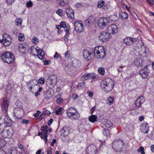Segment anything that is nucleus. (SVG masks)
Instances as JSON below:
<instances>
[{
	"label": "nucleus",
	"mask_w": 154,
	"mask_h": 154,
	"mask_svg": "<svg viewBox=\"0 0 154 154\" xmlns=\"http://www.w3.org/2000/svg\"><path fill=\"white\" fill-rule=\"evenodd\" d=\"M45 79L43 78H41L38 79V82L41 84L43 85L45 84Z\"/></svg>",
	"instance_id": "47"
},
{
	"label": "nucleus",
	"mask_w": 154,
	"mask_h": 154,
	"mask_svg": "<svg viewBox=\"0 0 154 154\" xmlns=\"http://www.w3.org/2000/svg\"><path fill=\"white\" fill-rule=\"evenodd\" d=\"M63 109V108L60 107L58 110L56 111V113L58 115H61L62 113V110Z\"/></svg>",
	"instance_id": "54"
},
{
	"label": "nucleus",
	"mask_w": 154,
	"mask_h": 154,
	"mask_svg": "<svg viewBox=\"0 0 154 154\" xmlns=\"http://www.w3.org/2000/svg\"><path fill=\"white\" fill-rule=\"evenodd\" d=\"M95 20V18L93 16H90L86 20V24L88 26H90L94 23Z\"/></svg>",
	"instance_id": "24"
},
{
	"label": "nucleus",
	"mask_w": 154,
	"mask_h": 154,
	"mask_svg": "<svg viewBox=\"0 0 154 154\" xmlns=\"http://www.w3.org/2000/svg\"><path fill=\"white\" fill-rule=\"evenodd\" d=\"M144 150V148L142 146H140V148L137 150V151L138 152H141V154H145V153Z\"/></svg>",
	"instance_id": "45"
},
{
	"label": "nucleus",
	"mask_w": 154,
	"mask_h": 154,
	"mask_svg": "<svg viewBox=\"0 0 154 154\" xmlns=\"http://www.w3.org/2000/svg\"><path fill=\"white\" fill-rule=\"evenodd\" d=\"M65 56L66 57H68L69 56V51H67L65 54Z\"/></svg>",
	"instance_id": "64"
},
{
	"label": "nucleus",
	"mask_w": 154,
	"mask_h": 154,
	"mask_svg": "<svg viewBox=\"0 0 154 154\" xmlns=\"http://www.w3.org/2000/svg\"><path fill=\"white\" fill-rule=\"evenodd\" d=\"M87 93L88 94L89 96H93V92L90 91H88Z\"/></svg>",
	"instance_id": "63"
},
{
	"label": "nucleus",
	"mask_w": 154,
	"mask_h": 154,
	"mask_svg": "<svg viewBox=\"0 0 154 154\" xmlns=\"http://www.w3.org/2000/svg\"><path fill=\"white\" fill-rule=\"evenodd\" d=\"M44 61V64L45 65H49L51 63V61L50 60H45Z\"/></svg>",
	"instance_id": "61"
},
{
	"label": "nucleus",
	"mask_w": 154,
	"mask_h": 154,
	"mask_svg": "<svg viewBox=\"0 0 154 154\" xmlns=\"http://www.w3.org/2000/svg\"><path fill=\"white\" fill-rule=\"evenodd\" d=\"M97 150V148L94 145L89 146L87 149L88 154H96Z\"/></svg>",
	"instance_id": "21"
},
{
	"label": "nucleus",
	"mask_w": 154,
	"mask_h": 154,
	"mask_svg": "<svg viewBox=\"0 0 154 154\" xmlns=\"http://www.w3.org/2000/svg\"><path fill=\"white\" fill-rule=\"evenodd\" d=\"M56 13L60 17H62L63 15V10L61 9H58L56 12Z\"/></svg>",
	"instance_id": "41"
},
{
	"label": "nucleus",
	"mask_w": 154,
	"mask_h": 154,
	"mask_svg": "<svg viewBox=\"0 0 154 154\" xmlns=\"http://www.w3.org/2000/svg\"><path fill=\"white\" fill-rule=\"evenodd\" d=\"M98 72L102 75H104L105 73L104 69L103 67L99 68L98 70Z\"/></svg>",
	"instance_id": "44"
},
{
	"label": "nucleus",
	"mask_w": 154,
	"mask_h": 154,
	"mask_svg": "<svg viewBox=\"0 0 154 154\" xmlns=\"http://www.w3.org/2000/svg\"><path fill=\"white\" fill-rule=\"evenodd\" d=\"M42 135L41 136V137L45 141V143H46L47 141V134H42Z\"/></svg>",
	"instance_id": "49"
},
{
	"label": "nucleus",
	"mask_w": 154,
	"mask_h": 154,
	"mask_svg": "<svg viewBox=\"0 0 154 154\" xmlns=\"http://www.w3.org/2000/svg\"><path fill=\"white\" fill-rule=\"evenodd\" d=\"M98 38L100 41L104 42L108 41L111 38V35L107 31H102L100 33Z\"/></svg>",
	"instance_id": "8"
},
{
	"label": "nucleus",
	"mask_w": 154,
	"mask_h": 154,
	"mask_svg": "<svg viewBox=\"0 0 154 154\" xmlns=\"http://www.w3.org/2000/svg\"><path fill=\"white\" fill-rule=\"evenodd\" d=\"M136 41V38L127 37L123 40V42L127 45H131Z\"/></svg>",
	"instance_id": "17"
},
{
	"label": "nucleus",
	"mask_w": 154,
	"mask_h": 154,
	"mask_svg": "<svg viewBox=\"0 0 154 154\" xmlns=\"http://www.w3.org/2000/svg\"><path fill=\"white\" fill-rule=\"evenodd\" d=\"M120 15L122 19L124 20L127 19L128 17V15L125 12H122L120 13Z\"/></svg>",
	"instance_id": "35"
},
{
	"label": "nucleus",
	"mask_w": 154,
	"mask_h": 154,
	"mask_svg": "<svg viewBox=\"0 0 154 154\" xmlns=\"http://www.w3.org/2000/svg\"><path fill=\"white\" fill-rule=\"evenodd\" d=\"M1 58L4 62L7 63H11L14 62V57L12 54L9 52L3 53Z\"/></svg>",
	"instance_id": "5"
},
{
	"label": "nucleus",
	"mask_w": 154,
	"mask_h": 154,
	"mask_svg": "<svg viewBox=\"0 0 154 154\" xmlns=\"http://www.w3.org/2000/svg\"><path fill=\"white\" fill-rule=\"evenodd\" d=\"M96 75L94 73H86L82 77V79L83 80H91L96 78Z\"/></svg>",
	"instance_id": "18"
},
{
	"label": "nucleus",
	"mask_w": 154,
	"mask_h": 154,
	"mask_svg": "<svg viewBox=\"0 0 154 154\" xmlns=\"http://www.w3.org/2000/svg\"><path fill=\"white\" fill-rule=\"evenodd\" d=\"M66 13L68 17L70 19L74 18V11L70 7H69L66 9Z\"/></svg>",
	"instance_id": "19"
},
{
	"label": "nucleus",
	"mask_w": 154,
	"mask_h": 154,
	"mask_svg": "<svg viewBox=\"0 0 154 154\" xmlns=\"http://www.w3.org/2000/svg\"><path fill=\"white\" fill-rule=\"evenodd\" d=\"M123 147V143L122 140H115L113 142V148L117 152L121 151Z\"/></svg>",
	"instance_id": "7"
},
{
	"label": "nucleus",
	"mask_w": 154,
	"mask_h": 154,
	"mask_svg": "<svg viewBox=\"0 0 154 154\" xmlns=\"http://www.w3.org/2000/svg\"><path fill=\"white\" fill-rule=\"evenodd\" d=\"M48 127L47 126L45 125L41 128L42 131H43L44 134H47L48 133Z\"/></svg>",
	"instance_id": "37"
},
{
	"label": "nucleus",
	"mask_w": 154,
	"mask_h": 154,
	"mask_svg": "<svg viewBox=\"0 0 154 154\" xmlns=\"http://www.w3.org/2000/svg\"><path fill=\"white\" fill-rule=\"evenodd\" d=\"M109 5L108 4H106L103 5L102 7V9L105 10L106 11L109 8Z\"/></svg>",
	"instance_id": "58"
},
{
	"label": "nucleus",
	"mask_w": 154,
	"mask_h": 154,
	"mask_svg": "<svg viewBox=\"0 0 154 154\" xmlns=\"http://www.w3.org/2000/svg\"><path fill=\"white\" fill-rule=\"evenodd\" d=\"M18 48L19 51L22 54L25 53L26 51V47L22 44H19Z\"/></svg>",
	"instance_id": "30"
},
{
	"label": "nucleus",
	"mask_w": 154,
	"mask_h": 154,
	"mask_svg": "<svg viewBox=\"0 0 154 154\" xmlns=\"http://www.w3.org/2000/svg\"><path fill=\"white\" fill-rule=\"evenodd\" d=\"M144 101L143 97H139L136 100L135 103V105L137 107H140Z\"/></svg>",
	"instance_id": "27"
},
{
	"label": "nucleus",
	"mask_w": 154,
	"mask_h": 154,
	"mask_svg": "<svg viewBox=\"0 0 154 154\" xmlns=\"http://www.w3.org/2000/svg\"><path fill=\"white\" fill-rule=\"evenodd\" d=\"M80 64V61L77 60H75L73 61V65L74 66L77 67Z\"/></svg>",
	"instance_id": "39"
},
{
	"label": "nucleus",
	"mask_w": 154,
	"mask_h": 154,
	"mask_svg": "<svg viewBox=\"0 0 154 154\" xmlns=\"http://www.w3.org/2000/svg\"><path fill=\"white\" fill-rule=\"evenodd\" d=\"M3 45L5 46H8L10 45L12 41L11 35L8 34H5L3 35Z\"/></svg>",
	"instance_id": "12"
},
{
	"label": "nucleus",
	"mask_w": 154,
	"mask_h": 154,
	"mask_svg": "<svg viewBox=\"0 0 154 154\" xmlns=\"http://www.w3.org/2000/svg\"><path fill=\"white\" fill-rule=\"evenodd\" d=\"M134 63L135 65L138 67L141 66L143 63L142 59L141 58H138L136 59L134 61Z\"/></svg>",
	"instance_id": "28"
},
{
	"label": "nucleus",
	"mask_w": 154,
	"mask_h": 154,
	"mask_svg": "<svg viewBox=\"0 0 154 154\" xmlns=\"http://www.w3.org/2000/svg\"><path fill=\"white\" fill-rule=\"evenodd\" d=\"M107 32L109 35H114L118 32V29L115 24H112L109 26L107 29Z\"/></svg>",
	"instance_id": "13"
},
{
	"label": "nucleus",
	"mask_w": 154,
	"mask_h": 154,
	"mask_svg": "<svg viewBox=\"0 0 154 154\" xmlns=\"http://www.w3.org/2000/svg\"><path fill=\"white\" fill-rule=\"evenodd\" d=\"M75 6L78 8H80L82 7L83 5L81 3H78L75 5Z\"/></svg>",
	"instance_id": "60"
},
{
	"label": "nucleus",
	"mask_w": 154,
	"mask_h": 154,
	"mask_svg": "<svg viewBox=\"0 0 154 154\" xmlns=\"http://www.w3.org/2000/svg\"><path fill=\"white\" fill-rule=\"evenodd\" d=\"M94 56L98 59H103L106 56V51L104 48L102 46L96 47L94 51Z\"/></svg>",
	"instance_id": "3"
},
{
	"label": "nucleus",
	"mask_w": 154,
	"mask_h": 154,
	"mask_svg": "<svg viewBox=\"0 0 154 154\" xmlns=\"http://www.w3.org/2000/svg\"><path fill=\"white\" fill-rule=\"evenodd\" d=\"M109 20L108 18L100 17L97 20L96 24L99 29H103L109 24Z\"/></svg>",
	"instance_id": "4"
},
{
	"label": "nucleus",
	"mask_w": 154,
	"mask_h": 154,
	"mask_svg": "<svg viewBox=\"0 0 154 154\" xmlns=\"http://www.w3.org/2000/svg\"><path fill=\"white\" fill-rule=\"evenodd\" d=\"M107 99L109 102V105H111V104L114 101L113 97H109Z\"/></svg>",
	"instance_id": "57"
},
{
	"label": "nucleus",
	"mask_w": 154,
	"mask_h": 154,
	"mask_svg": "<svg viewBox=\"0 0 154 154\" xmlns=\"http://www.w3.org/2000/svg\"><path fill=\"white\" fill-rule=\"evenodd\" d=\"M60 25L61 27L64 28V29H66L67 26H69L68 24H66V23L65 21H62L60 23Z\"/></svg>",
	"instance_id": "38"
},
{
	"label": "nucleus",
	"mask_w": 154,
	"mask_h": 154,
	"mask_svg": "<svg viewBox=\"0 0 154 154\" xmlns=\"http://www.w3.org/2000/svg\"><path fill=\"white\" fill-rule=\"evenodd\" d=\"M105 5V2L104 1L101 0L98 2L97 7L99 8H102L104 5Z\"/></svg>",
	"instance_id": "40"
},
{
	"label": "nucleus",
	"mask_w": 154,
	"mask_h": 154,
	"mask_svg": "<svg viewBox=\"0 0 154 154\" xmlns=\"http://www.w3.org/2000/svg\"><path fill=\"white\" fill-rule=\"evenodd\" d=\"M10 99L9 98H8L7 97H5L3 101V104L2 107L3 110H5V113L6 114L5 117L4 119V123L5 125L6 124L7 126H9L12 124V120L10 119L8 116V108L9 106V100Z\"/></svg>",
	"instance_id": "1"
},
{
	"label": "nucleus",
	"mask_w": 154,
	"mask_h": 154,
	"mask_svg": "<svg viewBox=\"0 0 154 154\" xmlns=\"http://www.w3.org/2000/svg\"><path fill=\"white\" fill-rule=\"evenodd\" d=\"M36 87L38 88L39 87V85L38 84L37 81L35 79H33L30 81L28 82L27 84V87L30 90L33 92L32 89L34 87Z\"/></svg>",
	"instance_id": "15"
},
{
	"label": "nucleus",
	"mask_w": 154,
	"mask_h": 154,
	"mask_svg": "<svg viewBox=\"0 0 154 154\" xmlns=\"http://www.w3.org/2000/svg\"><path fill=\"white\" fill-rule=\"evenodd\" d=\"M113 125V124L112 122L108 120H106V121L105 126L108 128H109Z\"/></svg>",
	"instance_id": "36"
},
{
	"label": "nucleus",
	"mask_w": 154,
	"mask_h": 154,
	"mask_svg": "<svg viewBox=\"0 0 154 154\" xmlns=\"http://www.w3.org/2000/svg\"><path fill=\"white\" fill-rule=\"evenodd\" d=\"M33 5V3L31 0L29 1L26 3V6L28 8L32 7V6Z\"/></svg>",
	"instance_id": "46"
},
{
	"label": "nucleus",
	"mask_w": 154,
	"mask_h": 154,
	"mask_svg": "<svg viewBox=\"0 0 154 154\" xmlns=\"http://www.w3.org/2000/svg\"><path fill=\"white\" fill-rule=\"evenodd\" d=\"M69 128L66 126H64L61 131V134L63 136H66L69 134Z\"/></svg>",
	"instance_id": "26"
},
{
	"label": "nucleus",
	"mask_w": 154,
	"mask_h": 154,
	"mask_svg": "<svg viewBox=\"0 0 154 154\" xmlns=\"http://www.w3.org/2000/svg\"><path fill=\"white\" fill-rule=\"evenodd\" d=\"M85 87V83L84 82H81L78 85V88L79 89H82Z\"/></svg>",
	"instance_id": "43"
},
{
	"label": "nucleus",
	"mask_w": 154,
	"mask_h": 154,
	"mask_svg": "<svg viewBox=\"0 0 154 154\" xmlns=\"http://www.w3.org/2000/svg\"><path fill=\"white\" fill-rule=\"evenodd\" d=\"M83 54V57L86 60H89L91 59V53L90 52L85 50L84 51Z\"/></svg>",
	"instance_id": "25"
},
{
	"label": "nucleus",
	"mask_w": 154,
	"mask_h": 154,
	"mask_svg": "<svg viewBox=\"0 0 154 154\" xmlns=\"http://www.w3.org/2000/svg\"><path fill=\"white\" fill-rule=\"evenodd\" d=\"M30 50L32 53L34 52V50L36 51L38 57L40 59L42 60L45 55V53L44 51L42 49H41L38 47L32 46L30 48Z\"/></svg>",
	"instance_id": "6"
},
{
	"label": "nucleus",
	"mask_w": 154,
	"mask_h": 154,
	"mask_svg": "<svg viewBox=\"0 0 154 154\" xmlns=\"http://www.w3.org/2000/svg\"><path fill=\"white\" fill-rule=\"evenodd\" d=\"M13 134V130L12 128H9L6 130L3 131L2 133V135L4 138H10L12 137Z\"/></svg>",
	"instance_id": "16"
},
{
	"label": "nucleus",
	"mask_w": 154,
	"mask_h": 154,
	"mask_svg": "<svg viewBox=\"0 0 154 154\" xmlns=\"http://www.w3.org/2000/svg\"><path fill=\"white\" fill-rule=\"evenodd\" d=\"M103 134L106 136H109V131L107 129H104L103 131Z\"/></svg>",
	"instance_id": "51"
},
{
	"label": "nucleus",
	"mask_w": 154,
	"mask_h": 154,
	"mask_svg": "<svg viewBox=\"0 0 154 154\" xmlns=\"http://www.w3.org/2000/svg\"><path fill=\"white\" fill-rule=\"evenodd\" d=\"M15 116L18 119L22 118L24 115V111L23 108L20 107H16L14 111Z\"/></svg>",
	"instance_id": "9"
},
{
	"label": "nucleus",
	"mask_w": 154,
	"mask_h": 154,
	"mask_svg": "<svg viewBox=\"0 0 154 154\" xmlns=\"http://www.w3.org/2000/svg\"><path fill=\"white\" fill-rule=\"evenodd\" d=\"M15 0H6V2L8 5H12L15 2Z\"/></svg>",
	"instance_id": "55"
},
{
	"label": "nucleus",
	"mask_w": 154,
	"mask_h": 154,
	"mask_svg": "<svg viewBox=\"0 0 154 154\" xmlns=\"http://www.w3.org/2000/svg\"><path fill=\"white\" fill-rule=\"evenodd\" d=\"M101 86L102 89L107 92L111 91L114 87V82L110 78L103 79L101 82Z\"/></svg>",
	"instance_id": "2"
},
{
	"label": "nucleus",
	"mask_w": 154,
	"mask_h": 154,
	"mask_svg": "<svg viewBox=\"0 0 154 154\" xmlns=\"http://www.w3.org/2000/svg\"><path fill=\"white\" fill-rule=\"evenodd\" d=\"M75 30L79 33L81 32L83 30V25L79 20L76 21L74 23Z\"/></svg>",
	"instance_id": "11"
},
{
	"label": "nucleus",
	"mask_w": 154,
	"mask_h": 154,
	"mask_svg": "<svg viewBox=\"0 0 154 154\" xmlns=\"http://www.w3.org/2000/svg\"><path fill=\"white\" fill-rule=\"evenodd\" d=\"M57 82V77L54 75H50L46 80V84L48 86L53 87Z\"/></svg>",
	"instance_id": "10"
},
{
	"label": "nucleus",
	"mask_w": 154,
	"mask_h": 154,
	"mask_svg": "<svg viewBox=\"0 0 154 154\" xmlns=\"http://www.w3.org/2000/svg\"><path fill=\"white\" fill-rule=\"evenodd\" d=\"M10 153L11 154H17V149L15 148H12L11 150Z\"/></svg>",
	"instance_id": "53"
},
{
	"label": "nucleus",
	"mask_w": 154,
	"mask_h": 154,
	"mask_svg": "<svg viewBox=\"0 0 154 154\" xmlns=\"http://www.w3.org/2000/svg\"><path fill=\"white\" fill-rule=\"evenodd\" d=\"M5 127V125L4 123H0V133L4 131V128Z\"/></svg>",
	"instance_id": "48"
},
{
	"label": "nucleus",
	"mask_w": 154,
	"mask_h": 154,
	"mask_svg": "<svg viewBox=\"0 0 154 154\" xmlns=\"http://www.w3.org/2000/svg\"><path fill=\"white\" fill-rule=\"evenodd\" d=\"M149 72V70L146 67H145L140 72V77L143 79H146L147 78Z\"/></svg>",
	"instance_id": "20"
},
{
	"label": "nucleus",
	"mask_w": 154,
	"mask_h": 154,
	"mask_svg": "<svg viewBox=\"0 0 154 154\" xmlns=\"http://www.w3.org/2000/svg\"><path fill=\"white\" fill-rule=\"evenodd\" d=\"M6 144L5 142L3 139L0 140V148L4 146Z\"/></svg>",
	"instance_id": "50"
},
{
	"label": "nucleus",
	"mask_w": 154,
	"mask_h": 154,
	"mask_svg": "<svg viewBox=\"0 0 154 154\" xmlns=\"http://www.w3.org/2000/svg\"><path fill=\"white\" fill-rule=\"evenodd\" d=\"M19 39L20 41H23L25 39L24 35L23 33H20L18 36Z\"/></svg>",
	"instance_id": "42"
},
{
	"label": "nucleus",
	"mask_w": 154,
	"mask_h": 154,
	"mask_svg": "<svg viewBox=\"0 0 154 154\" xmlns=\"http://www.w3.org/2000/svg\"><path fill=\"white\" fill-rule=\"evenodd\" d=\"M18 147L20 150H24V148L22 144H19L18 145Z\"/></svg>",
	"instance_id": "62"
},
{
	"label": "nucleus",
	"mask_w": 154,
	"mask_h": 154,
	"mask_svg": "<svg viewBox=\"0 0 154 154\" xmlns=\"http://www.w3.org/2000/svg\"><path fill=\"white\" fill-rule=\"evenodd\" d=\"M63 101V98L61 97H60L57 100V104H60L62 103Z\"/></svg>",
	"instance_id": "59"
},
{
	"label": "nucleus",
	"mask_w": 154,
	"mask_h": 154,
	"mask_svg": "<svg viewBox=\"0 0 154 154\" xmlns=\"http://www.w3.org/2000/svg\"><path fill=\"white\" fill-rule=\"evenodd\" d=\"M71 109H74L72 108L69 109L66 112L67 116L69 118H71L73 117V118L75 119H79L80 117L79 114L77 112L76 114L75 112H74L72 111Z\"/></svg>",
	"instance_id": "14"
},
{
	"label": "nucleus",
	"mask_w": 154,
	"mask_h": 154,
	"mask_svg": "<svg viewBox=\"0 0 154 154\" xmlns=\"http://www.w3.org/2000/svg\"><path fill=\"white\" fill-rule=\"evenodd\" d=\"M66 29H64V31L66 32L65 35L64 36L65 38H67L70 35V31L71 30L70 27L69 26H67Z\"/></svg>",
	"instance_id": "31"
},
{
	"label": "nucleus",
	"mask_w": 154,
	"mask_h": 154,
	"mask_svg": "<svg viewBox=\"0 0 154 154\" xmlns=\"http://www.w3.org/2000/svg\"><path fill=\"white\" fill-rule=\"evenodd\" d=\"M32 41L34 44H37L38 42V40L36 37L34 36L32 39Z\"/></svg>",
	"instance_id": "52"
},
{
	"label": "nucleus",
	"mask_w": 154,
	"mask_h": 154,
	"mask_svg": "<svg viewBox=\"0 0 154 154\" xmlns=\"http://www.w3.org/2000/svg\"><path fill=\"white\" fill-rule=\"evenodd\" d=\"M65 70L67 74L71 76H74L75 75L77 72L76 70L74 68H73L68 69L66 67Z\"/></svg>",
	"instance_id": "22"
},
{
	"label": "nucleus",
	"mask_w": 154,
	"mask_h": 154,
	"mask_svg": "<svg viewBox=\"0 0 154 154\" xmlns=\"http://www.w3.org/2000/svg\"><path fill=\"white\" fill-rule=\"evenodd\" d=\"M57 3L61 7H63L67 5L68 3L67 0H59L57 1Z\"/></svg>",
	"instance_id": "29"
},
{
	"label": "nucleus",
	"mask_w": 154,
	"mask_h": 154,
	"mask_svg": "<svg viewBox=\"0 0 154 154\" xmlns=\"http://www.w3.org/2000/svg\"><path fill=\"white\" fill-rule=\"evenodd\" d=\"M140 131L144 133H146L149 131V128L147 123H143L142 125L140 128Z\"/></svg>",
	"instance_id": "23"
},
{
	"label": "nucleus",
	"mask_w": 154,
	"mask_h": 154,
	"mask_svg": "<svg viewBox=\"0 0 154 154\" xmlns=\"http://www.w3.org/2000/svg\"><path fill=\"white\" fill-rule=\"evenodd\" d=\"M23 20L20 17L16 18L15 20V24L16 25L20 26L22 25Z\"/></svg>",
	"instance_id": "32"
},
{
	"label": "nucleus",
	"mask_w": 154,
	"mask_h": 154,
	"mask_svg": "<svg viewBox=\"0 0 154 154\" xmlns=\"http://www.w3.org/2000/svg\"><path fill=\"white\" fill-rule=\"evenodd\" d=\"M97 117L96 115H92L89 118V120L92 122H94L97 121Z\"/></svg>",
	"instance_id": "34"
},
{
	"label": "nucleus",
	"mask_w": 154,
	"mask_h": 154,
	"mask_svg": "<svg viewBox=\"0 0 154 154\" xmlns=\"http://www.w3.org/2000/svg\"><path fill=\"white\" fill-rule=\"evenodd\" d=\"M51 114L50 112L47 110L46 109H44V110L42 114V115L40 116V118L42 119L43 117H44L45 115H47V116H49Z\"/></svg>",
	"instance_id": "33"
},
{
	"label": "nucleus",
	"mask_w": 154,
	"mask_h": 154,
	"mask_svg": "<svg viewBox=\"0 0 154 154\" xmlns=\"http://www.w3.org/2000/svg\"><path fill=\"white\" fill-rule=\"evenodd\" d=\"M29 119H23L22 120L21 123L23 124H26L29 122Z\"/></svg>",
	"instance_id": "56"
}]
</instances>
